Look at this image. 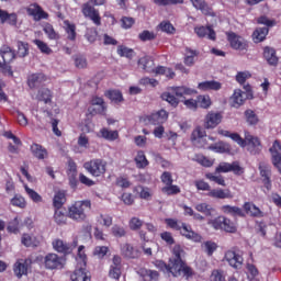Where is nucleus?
<instances>
[{"label":"nucleus","mask_w":281,"mask_h":281,"mask_svg":"<svg viewBox=\"0 0 281 281\" xmlns=\"http://www.w3.org/2000/svg\"><path fill=\"white\" fill-rule=\"evenodd\" d=\"M186 256V250L181 245H176L172 249V257L169 258L168 263L164 260H155L153 265L159 271L168 273L172 278H184L190 280L194 276V270L192 267L188 266V262L183 259Z\"/></svg>","instance_id":"f257e3e1"},{"label":"nucleus","mask_w":281,"mask_h":281,"mask_svg":"<svg viewBox=\"0 0 281 281\" xmlns=\"http://www.w3.org/2000/svg\"><path fill=\"white\" fill-rule=\"evenodd\" d=\"M205 139H207V133L203 127L196 126L191 134V142H193V144H200L199 148H210V150H214V153H221V154L229 153L231 150L229 145L225 143H217V144L207 146V143H205Z\"/></svg>","instance_id":"f03ea898"},{"label":"nucleus","mask_w":281,"mask_h":281,"mask_svg":"<svg viewBox=\"0 0 281 281\" xmlns=\"http://www.w3.org/2000/svg\"><path fill=\"white\" fill-rule=\"evenodd\" d=\"M165 223L167 226L170 227V229H175L176 232H180V235L187 238V240H192L193 243H201L203 240V237L201 234L194 232L192 229V226L187 223H180L178 220L175 218H166Z\"/></svg>","instance_id":"7ed1b4c3"},{"label":"nucleus","mask_w":281,"mask_h":281,"mask_svg":"<svg viewBox=\"0 0 281 281\" xmlns=\"http://www.w3.org/2000/svg\"><path fill=\"white\" fill-rule=\"evenodd\" d=\"M0 56L3 60H0L1 74H3V76H8L9 78H14V71L12 70V66H10V63L16 59V52L12 49V47L4 44L0 47Z\"/></svg>","instance_id":"20e7f679"},{"label":"nucleus","mask_w":281,"mask_h":281,"mask_svg":"<svg viewBox=\"0 0 281 281\" xmlns=\"http://www.w3.org/2000/svg\"><path fill=\"white\" fill-rule=\"evenodd\" d=\"M89 210H91V200L77 201L68 207V218L77 223H85Z\"/></svg>","instance_id":"39448f33"},{"label":"nucleus","mask_w":281,"mask_h":281,"mask_svg":"<svg viewBox=\"0 0 281 281\" xmlns=\"http://www.w3.org/2000/svg\"><path fill=\"white\" fill-rule=\"evenodd\" d=\"M193 93H196V90L188 88L186 86L181 87H171L169 91L164 92L161 94L162 100L165 102H168L171 106H179V99L183 98V95H193Z\"/></svg>","instance_id":"423d86ee"},{"label":"nucleus","mask_w":281,"mask_h":281,"mask_svg":"<svg viewBox=\"0 0 281 281\" xmlns=\"http://www.w3.org/2000/svg\"><path fill=\"white\" fill-rule=\"evenodd\" d=\"M195 188L196 190L209 192L207 196H210L211 199H234L232 190L222 188L212 189V187H210V183L205 182L204 180L195 181Z\"/></svg>","instance_id":"0eeeda50"},{"label":"nucleus","mask_w":281,"mask_h":281,"mask_svg":"<svg viewBox=\"0 0 281 281\" xmlns=\"http://www.w3.org/2000/svg\"><path fill=\"white\" fill-rule=\"evenodd\" d=\"M42 263L47 271H60L67 265V259L56 252H48L43 257Z\"/></svg>","instance_id":"6e6552de"},{"label":"nucleus","mask_w":281,"mask_h":281,"mask_svg":"<svg viewBox=\"0 0 281 281\" xmlns=\"http://www.w3.org/2000/svg\"><path fill=\"white\" fill-rule=\"evenodd\" d=\"M83 168L91 177L100 178L106 175V161L102 158H94L85 162Z\"/></svg>","instance_id":"1a4fd4ad"},{"label":"nucleus","mask_w":281,"mask_h":281,"mask_svg":"<svg viewBox=\"0 0 281 281\" xmlns=\"http://www.w3.org/2000/svg\"><path fill=\"white\" fill-rule=\"evenodd\" d=\"M209 225H211L215 229H222L227 234H236V232H238L236 223H234L231 218L225 216H217L214 220H211L209 222Z\"/></svg>","instance_id":"9d476101"},{"label":"nucleus","mask_w":281,"mask_h":281,"mask_svg":"<svg viewBox=\"0 0 281 281\" xmlns=\"http://www.w3.org/2000/svg\"><path fill=\"white\" fill-rule=\"evenodd\" d=\"M139 122H142L145 126H159L168 122V112L166 110H160L156 113H151L150 115L140 116Z\"/></svg>","instance_id":"9b49d317"},{"label":"nucleus","mask_w":281,"mask_h":281,"mask_svg":"<svg viewBox=\"0 0 281 281\" xmlns=\"http://www.w3.org/2000/svg\"><path fill=\"white\" fill-rule=\"evenodd\" d=\"M226 38L232 49H235L236 52H247V49H249V42L235 32H226Z\"/></svg>","instance_id":"f8f14e48"},{"label":"nucleus","mask_w":281,"mask_h":281,"mask_svg":"<svg viewBox=\"0 0 281 281\" xmlns=\"http://www.w3.org/2000/svg\"><path fill=\"white\" fill-rule=\"evenodd\" d=\"M81 13L83 14L85 19L92 21L97 27L102 25V16H100V11L95 9L91 2H86L81 5Z\"/></svg>","instance_id":"ddd939ff"},{"label":"nucleus","mask_w":281,"mask_h":281,"mask_svg":"<svg viewBox=\"0 0 281 281\" xmlns=\"http://www.w3.org/2000/svg\"><path fill=\"white\" fill-rule=\"evenodd\" d=\"M224 258L233 269H243V262H245V259L243 258V251L239 249L233 248L227 250Z\"/></svg>","instance_id":"4468645a"},{"label":"nucleus","mask_w":281,"mask_h":281,"mask_svg":"<svg viewBox=\"0 0 281 281\" xmlns=\"http://www.w3.org/2000/svg\"><path fill=\"white\" fill-rule=\"evenodd\" d=\"M215 172L221 175L222 172H234L237 177H240L245 172V169L240 167V162L233 161L229 162H220V165L216 167Z\"/></svg>","instance_id":"2eb2a0df"},{"label":"nucleus","mask_w":281,"mask_h":281,"mask_svg":"<svg viewBox=\"0 0 281 281\" xmlns=\"http://www.w3.org/2000/svg\"><path fill=\"white\" fill-rule=\"evenodd\" d=\"M245 142L250 155H259L260 150H262V143H260V138H258V136L246 133Z\"/></svg>","instance_id":"dca6fc26"},{"label":"nucleus","mask_w":281,"mask_h":281,"mask_svg":"<svg viewBox=\"0 0 281 281\" xmlns=\"http://www.w3.org/2000/svg\"><path fill=\"white\" fill-rule=\"evenodd\" d=\"M29 16H33L34 21H43V19H49V13L43 10V7L38 3H32L26 8Z\"/></svg>","instance_id":"f3484780"},{"label":"nucleus","mask_w":281,"mask_h":281,"mask_svg":"<svg viewBox=\"0 0 281 281\" xmlns=\"http://www.w3.org/2000/svg\"><path fill=\"white\" fill-rule=\"evenodd\" d=\"M270 155H271V161L272 166L279 170L281 175V143L280 140H274L272 146L270 147Z\"/></svg>","instance_id":"a211bd4d"},{"label":"nucleus","mask_w":281,"mask_h":281,"mask_svg":"<svg viewBox=\"0 0 281 281\" xmlns=\"http://www.w3.org/2000/svg\"><path fill=\"white\" fill-rule=\"evenodd\" d=\"M223 122V114L221 112H209L204 117V128H216Z\"/></svg>","instance_id":"6ab92c4d"},{"label":"nucleus","mask_w":281,"mask_h":281,"mask_svg":"<svg viewBox=\"0 0 281 281\" xmlns=\"http://www.w3.org/2000/svg\"><path fill=\"white\" fill-rule=\"evenodd\" d=\"M243 210L245 216L248 215L251 218H265V213L254 202H245L243 204Z\"/></svg>","instance_id":"aec40b11"},{"label":"nucleus","mask_w":281,"mask_h":281,"mask_svg":"<svg viewBox=\"0 0 281 281\" xmlns=\"http://www.w3.org/2000/svg\"><path fill=\"white\" fill-rule=\"evenodd\" d=\"M32 260L30 259H18L13 266V272L16 278L21 279L23 276H27V269H30Z\"/></svg>","instance_id":"412c9836"},{"label":"nucleus","mask_w":281,"mask_h":281,"mask_svg":"<svg viewBox=\"0 0 281 281\" xmlns=\"http://www.w3.org/2000/svg\"><path fill=\"white\" fill-rule=\"evenodd\" d=\"M263 58L270 67H278V63H280L276 48L270 46L263 47Z\"/></svg>","instance_id":"4be33fe9"},{"label":"nucleus","mask_w":281,"mask_h":281,"mask_svg":"<svg viewBox=\"0 0 281 281\" xmlns=\"http://www.w3.org/2000/svg\"><path fill=\"white\" fill-rule=\"evenodd\" d=\"M194 32L199 38L207 36L209 41H216V31L212 26H195Z\"/></svg>","instance_id":"5701e85b"},{"label":"nucleus","mask_w":281,"mask_h":281,"mask_svg":"<svg viewBox=\"0 0 281 281\" xmlns=\"http://www.w3.org/2000/svg\"><path fill=\"white\" fill-rule=\"evenodd\" d=\"M0 23L3 25L8 23L11 27H16L19 23V15L16 13H9L8 11L0 9Z\"/></svg>","instance_id":"b1692460"},{"label":"nucleus","mask_w":281,"mask_h":281,"mask_svg":"<svg viewBox=\"0 0 281 281\" xmlns=\"http://www.w3.org/2000/svg\"><path fill=\"white\" fill-rule=\"evenodd\" d=\"M52 245L53 249L57 251V254H64V256H69V254L74 251L71 245L67 241H63V239H54Z\"/></svg>","instance_id":"393cba45"},{"label":"nucleus","mask_w":281,"mask_h":281,"mask_svg":"<svg viewBox=\"0 0 281 281\" xmlns=\"http://www.w3.org/2000/svg\"><path fill=\"white\" fill-rule=\"evenodd\" d=\"M70 281H91V272L87 268H76L70 273Z\"/></svg>","instance_id":"a878e982"},{"label":"nucleus","mask_w":281,"mask_h":281,"mask_svg":"<svg viewBox=\"0 0 281 281\" xmlns=\"http://www.w3.org/2000/svg\"><path fill=\"white\" fill-rule=\"evenodd\" d=\"M54 99V92L48 88H41L37 90L36 100L37 102H43L44 104H52Z\"/></svg>","instance_id":"bb28decb"},{"label":"nucleus","mask_w":281,"mask_h":281,"mask_svg":"<svg viewBox=\"0 0 281 281\" xmlns=\"http://www.w3.org/2000/svg\"><path fill=\"white\" fill-rule=\"evenodd\" d=\"M200 91H221L223 89V83L216 80L202 81L198 85Z\"/></svg>","instance_id":"cd10ccee"},{"label":"nucleus","mask_w":281,"mask_h":281,"mask_svg":"<svg viewBox=\"0 0 281 281\" xmlns=\"http://www.w3.org/2000/svg\"><path fill=\"white\" fill-rule=\"evenodd\" d=\"M30 149H31L33 157H35V159H40V160L47 159V157L49 155L47 153V149L45 147H43V145L37 144V143H33L31 145Z\"/></svg>","instance_id":"c85d7f7f"},{"label":"nucleus","mask_w":281,"mask_h":281,"mask_svg":"<svg viewBox=\"0 0 281 281\" xmlns=\"http://www.w3.org/2000/svg\"><path fill=\"white\" fill-rule=\"evenodd\" d=\"M221 211L223 212V214H228L234 218H236V216H239V218H245V211H243V209H240L239 206H232L229 204H225L221 207Z\"/></svg>","instance_id":"c756f323"},{"label":"nucleus","mask_w":281,"mask_h":281,"mask_svg":"<svg viewBox=\"0 0 281 281\" xmlns=\"http://www.w3.org/2000/svg\"><path fill=\"white\" fill-rule=\"evenodd\" d=\"M190 1L193 8H195V10H200L202 14H205V16H214V11L212 10V8H210V5H207L205 0H190Z\"/></svg>","instance_id":"7c9ffc66"},{"label":"nucleus","mask_w":281,"mask_h":281,"mask_svg":"<svg viewBox=\"0 0 281 281\" xmlns=\"http://www.w3.org/2000/svg\"><path fill=\"white\" fill-rule=\"evenodd\" d=\"M47 80V77L44 74H32L27 77V85L30 89H36L40 85H43Z\"/></svg>","instance_id":"2f4dec72"},{"label":"nucleus","mask_w":281,"mask_h":281,"mask_svg":"<svg viewBox=\"0 0 281 281\" xmlns=\"http://www.w3.org/2000/svg\"><path fill=\"white\" fill-rule=\"evenodd\" d=\"M65 203H67V193L63 190L56 191L53 198L54 210H61Z\"/></svg>","instance_id":"473e14b6"},{"label":"nucleus","mask_w":281,"mask_h":281,"mask_svg":"<svg viewBox=\"0 0 281 281\" xmlns=\"http://www.w3.org/2000/svg\"><path fill=\"white\" fill-rule=\"evenodd\" d=\"M138 67H140L143 71H147V74H153V69L155 67V60H153L148 56L140 57L138 59Z\"/></svg>","instance_id":"72a5a7b5"},{"label":"nucleus","mask_w":281,"mask_h":281,"mask_svg":"<svg viewBox=\"0 0 281 281\" xmlns=\"http://www.w3.org/2000/svg\"><path fill=\"white\" fill-rule=\"evenodd\" d=\"M232 106L238 109V106H243L245 104V92L243 90L237 89L234 91L233 95L231 97Z\"/></svg>","instance_id":"f704fd0d"},{"label":"nucleus","mask_w":281,"mask_h":281,"mask_svg":"<svg viewBox=\"0 0 281 281\" xmlns=\"http://www.w3.org/2000/svg\"><path fill=\"white\" fill-rule=\"evenodd\" d=\"M136 168L139 170H144V168H147V166L150 164L148 161V158H146V154L144 150H138L136 154V157L134 158Z\"/></svg>","instance_id":"c9c22d12"},{"label":"nucleus","mask_w":281,"mask_h":281,"mask_svg":"<svg viewBox=\"0 0 281 281\" xmlns=\"http://www.w3.org/2000/svg\"><path fill=\"white\" fill-rule=\"evenodd\" d=\"M64 25V30L67 34V40L71 41L72 43L76 42V38L78 36V33L76 32V24L70 23L69 21H65Z\"/></svg>","instance_id":"e433bc0d"},{"label":"nucleus","mask_w":281,"mask_h":281,"mask_svg":"<svg viewBox=\"0 0 281 281\" xmlns=\"http://www.w3.org/2000/svg\"><path fill=\"white\" fill-rule=\"evenodd\" d=\"M43 32L46 34L49 41H60V34L54 30V25L50 23L44 24Z\"/></svg>","instance_id":"4c0bfd02"},{"label":"nucleus","mask_w":281,"mask_h":281,"mask_svg":"<svg viewBox=\"0 0 281 281\" xmlns=\"http://www.w3.org/2000/svg\"><path fill=\"white\" fill-rule=\"evenodd\" d=\"M140 277L144 281H159V272L157 270L140 269Z\"/></svg>","instance_id":"58836bf2"},{"label":"nucleus","mask_w":281,"mask_h":281,"mask_svg":"<svg viewBox=\"0 0 281 281\" xmlns=\"http://www.w3.org/2000/svg\"><path fill=\"white\" fill-rule=\"evenodd\" d=\"M104 95L115 104H120V102H124V95H122V91L120 90H108L105 91Z\"/></svg>","instance_id":"ea45409f"},{"label":"nucleus","mask_w":281,"mask_h":281,"mask_svg":"<svg viewBox=\"0 0 281 281\" xmlns=\"http://www.w3.org/2000/svg\"><path fill=\"white\" fill-rule=\"evenodd\" d=\"M116 54H119L121 58H128V60H133V57L135 56V50L124 45H119Z\"/></svg>","instance_id":"a19ab883"},{"label":"nucleus","mask_w":281,"mask_h":281,"mask_svg":"<svg viewBox=\"0 0 281 281\" xmlns=\"http://www.w3.org/2000/svg\"><path fill=\"white\" fill-rule=\"evenodd\" d=\"M267 34H269V27H258L254 31L252 38L255 43H262L267 38Z\"/></svg>","instance_id":"79ce46f5"},{"label":"nucleus","mask_w":281,"mask_h":281,"mask_svg":"<svg viewBox=\"0 0 281 281\" xmlns=\"http://www.w3.org/2000/svg\"><path fill=\"white\" fill-rule=\"evenodd\" d=\"M100 135L108 142H115V139L120 137V133L117 131H109L106 127L100 130Z\"/></svg>","instance_id":"37998d69"},{"label":"nucleus","mask_w":281,"mask_h":281,"mask_svg":"<svg viewBox=\"0 0 281 281\" xmlns=\"http://www.w3.org/2000/svg\"><path fill=\"white\" fill-rule=\"evenodd\" d=\"M69 214H65V212H63L60 209H55L54 210V215L53 218L56 223V225H67V218H68Z\"/></svg>","instance_id":"c03bdc74"},{"label":"nucleus","mask_w":281,"mask_h":281,"mask_svg":"<svg viewBox=\"0 0 281 281\" xmlns=\"http://www.w3.org/2000/svg\"><path fill=\"white\" fill-rule=\"evenodd\" d=\"M244 115L249 126H256V124L260 122V119H258V114H256V112L251 109L246 110L244 112Z\"/></svg>","instance_id":"a18cd8bd"},{"label":"nucleus","mask_w":281,"mask_h":281,"mask_svg":"<svg viewBox=\"0 0 281 281\" xmlns=\"http://www.w3.org/2000/svg\"><path fill=\"white\" fill-rule=\"evenodd\" d=\"M161 192L167 196H175L176 194H181V188L177 184H167L161 188Z\"/></svg>","instance_id":"49530a36"},{"label":"nucleus","mask_w":281,"mask_h":281,"mask_svg":"<svg viewBox=\"0 0 281 281\" xmlns=\"http://www.w3.org/2000/svg\"><path fill=\"white\" fill-rule=\"evenodd\" d=\"M186 54L184 65H187V67H192V65H194V57L199 56V52L187 47Z\"/></svg>","instance_id":"de8ad7c7"},{"label":"nucleus","mask_w":281,"mask_h":281,"mask_svg":"<svg viewBox=\"0 0 281 281\" xmlns=\"http://www.w3.org/2000/svg\"><path fill=\"white\" fill-rule=\"evenodd\" d=\"M33 43H34V45H36V47L40 49V52L42 54H46V56H49L54 52V50H52L49 45H47V43H45L41 40H34Z\"/></svg>","instance_id":"09e8293b"},{"label":"nucleus","mask_w":281,"mask_h":281,"mask_svg":"<svg viewBox=\"0 0 281 281\" xmlns=\"http://www.w3.org/2000/svg\"><path fill=\"white\" fill-rule=\"evenodd\" d=\"M30 54V44L19 41L18 42V56L20 58H25Z\"/></svg>","instance_id":"8fccbe9b"},{"label":"nucleus","mask_w":281,"mask_h":281,"mask_svg":"<svg viewBox=\"0 0 281 281\" xmlns=\"http://www.w3.org/2000/svg\"><path fill=\"white\" fill-rule=\"evenodd\" d=\"M24 190L27 194V196L33 201V203H43V196H41V194H38V192H36L33 189H30V187L25 186Z\"/></svg>","instance_id":"3c124183"},{"label":"nucleus","mask_w":281,"mask_h":281,"mask_svg":"<svg viewBox=\"0 0 281 281\" xmlns=\"http://www.w3.org/2000/svg\"><path fill=\"white\" fill-rule=\"evenodd\" d=\"M11 205H13V207H20L21 210H24V207L27 205V202H25V198H23L21 194H15L11 199Z\"/></svg>","instance_id":"603ef678"},{"label":"nucleus","mask_w":281,"mask_h":281,"mask_svg":"<svg viewBox=\"0 0 281 281\" xmlns=\"http://www.w3.org/2000/svg\"><path fill=\"white\" fill-rule=\"evenodd\" d=\"M205 178L209 179V181H212L213 183H216L217 186H222L223 188H225V186H227L225 183V177L218 175H214V173H206Z\"/></svg>","instance_id":"864d4df0"},{"label":"nucleus","mask_w":281,"mask_h":281,"mask_svg":"<svg viewBox=\"0 0 281 281\" xmlns=\"http://www.w3.org/2000/svg\"><path fill=\"white\" fill-rule=\"evenodd\" d=\"M196 212H201L202 214H205V216H212V212H214V207H212L207 203H200L195 205Z\"/></svg>","instance_id":"5fc2aeb1"},{"label":"nucleus","mask_w":281,"mask_h":281,"mask_svg":"<svg viewBox=\"0 0 281 281\" xmlns=\"http://www.w3.org/2000/svg\"><path fill=\"white\" fill-rule=\"evenodd\" d=\"M138 38L142 43H146L148 41H155V38H157V34H155V32L144 30L138 34Z\"/></svg>","instance_id":"6e6d98bb"},{"label":"nucleus","mask_w":281,"mask_h":281,"mask_svg":"<svg viewBox=\"0 0 281 281\" xmlns=\"http://www.w3.org/2000/svg\"><path fill=\"white\" fill-rule=\"evenodd\" d=\"M194 161L204 168H212L214 166V161L203 155H195Z\"/></svg>","instance_id":"4d7b16f0"},{"label":"nucleus","mask_w":281,"mask_h":281,"mask_svg":"<svg viewBox=\"0 0 281 281\" xmlns=\"http://www.w3.org/2000/svg\"><path fill=\"white\" fill-rule=\"evenodd\" d=\"M121 251L125 258H135L137 256L135 248H133V246L130 244L123 245Z\"/></svg>","instance_id":"13d9d810"},{"label":"nucleus","mask_w":281,"mask_h":281,"mask_svg":"<svg viewBox=\"0 0 281 281\" xmlns=\"http://www.w3.org/2000/svg\"><path fill=\"white\" fill-rule=\"evenodd\" d=\"M158 27L159 30H161V32H165L166 34H175V32H177V29H175V25H172V23L168 21L160 22Z\"/></svg>","instance_id":"bf43d9fd"},{"label":"nucleus","mask_w":281,"mask_h":281,"mask_svg":"<svg viewBox=\"0 0 281 281\" xmlns=\"http://www.w3.org/2000/svg\"><path fill=\"white\" fill-rule=\"evenodd\" d=\"M111 233L115 238H124V236H126V228H124V226L114 224L111 228Z\"/></svg>","instance_id":"052dcab7"},{"label":"nucleus","mask_w":281,"mask_h":281,"mask_svg":"<svg viewBox=\"0 0 281 281\" xmlns=\"http://www.w3.org/2000/svg\"><path fill=\"white\" fill-rule=\"evenodd\" d=\"M154 3L159 8H166L168 5H180L183 0H154Z\"/></svg>","instance_id":"680f3d73"},{"label":"nucleus","mask_w":281,"mask_h":281,"mask_svg":"<svg viewBox=\"0 0 281 281\" xmlns=\"http://www.w3.org/2000/svg\"><path fill=\"white\" fill-rule=\"evenodd\" d=\"M97 221L100 225H103V227H111V225H113V216L109 214H100Z\"/></svg>","instance_id":"e2e57ef3"},{"label":"nucleus","mask_w":281,"mask_h":281,"mask_svg":"<svg viewBox=\"0 0 281 281\" xmlns=\"http://www.w3.org/2000/svg\"><path fill=\"white\" fill-rule=\"evenodd\" d=\"M259 172H260V177H262V179H271V166H269L265 162H260L259 164Z\"/></svg>","instance_id":"0e129e2a"},{"label":"nucleus","mask_w":281,"mask_h":281,"mask_svg":"<svg viewBox=\"0 0 281 281\" xmlns=\"http://www.w3.org/2000/svg\"><path fill=\"white\" fill-rule=\"evenodd\" d=\"M128 225L132 232H137V229H142L144 221L139 220V217H132L128 222Z\"/></svg>","instance_id":"69168bd1"},{"label":"nucleus","mask_w":281,"mask_h":281,"mask_svg":"<svg viewBox=\"0 0 281 281\" xmlns=\"http://www.w3.org/2000/svg\"><path fill=\"white\" fill-rule=\"evenodd\" d=\"M75 66L77 69H86L87 67V58L82 55H77L74 57Z\"/></svg>","instance_id":"338daca9"},{"label":"nucleus","mask_w":281,"mask_h":281,"mask_svg":"<svg viewBox=\"0 0 281 281\" xmlns=\"http://www.w3.org/2000/svg\"><path fill=\"white\" fill-rule=\"evenodd\" d=\"M211 281H225V274L221 270H213L211 273Z\"/></svg>","instance_id":"774afa93"}]
</instances>
